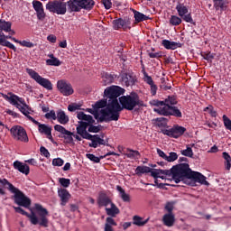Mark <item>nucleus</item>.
Returning <instances> with one entry per match:
<instances>
[{
  "mask_svg": "<svg viewBox=\"0 0 231 231\" xmlns=\"http://www.w3.org/2000/svg\"><path fill=\"white\" fill-rule=\"evenodd\" d=\"M124 88L118 86H111L105 89L104 95L108 98L107 107L100 110V120L104 122H116L120 118L122 106L118 102V97L124 95Z\"/></svg>",
  "mask_w": 231,
  "mask_h": 231,
  "instance_id": "f257e3e1",
  "label": "nucleus"
},
{
  "mask_svg": "<svg viewBox=\"0 0 231 231\" xmlns=\"http://www.w3.org/2000/svg\"><path fill=\"white\" fill-rule=\"evenodd\" d=\"M171 172L172 180L175 181V183L183 181L187 183V185H191L190 180H194V181L200 183V185H206L207 187L209 185L208 181H207V177L199 172L192 171L188 163L173 166Z\"/></svg>",
  "mask_w": 231,
  "mask_h": 231,
  "instance_id": "f03ea898",
  "label": "nucleus"
},
{
  "mask_svg": "<svg viewBox=\"0 0 231 231\" xmlns=\"http://www.w3.org/2000/svg\"><path fill=\"white\" fill-rule=\"evenodd\" d=\"M34 208L38 212V216H40V219L33 212H32V214H28V212L24 211L23 208L14 207L15 212L29 217L32 225H40V226H44L45 228L48 227V209L44 208L41 204H35Z\"/></svg>",
  "mask_w": 231,
  "mask_h": 231,
  "instance_id": "7ed1b4c3",
  "label": "nucleus"
},
{
  "mask_svg": "<svg viewBox=\"0 0 231 231\" xmlns=\"http://www.w3.org/2000/svg\"><path fill=\"white\" fill-rule=\"evenodd\" d=\"M0 183L4 187H6L10 192L14 195V203L19 205L20 207H24L25 208H29L30 205H32V200L28 199V197L24 196V193L21 191L19 189L15 188L6 179H0Z\"/></svg>",
  "mask_w": 231,
  "mask_h": 231,
  "instance_id": "20e7f679",
  "label": "nucleus"
},
{
  "mask_svg": "<svg viewBox=\"0 0 231 231\" xmlns=\"http://www.w3.org/2000/svg\"><path fill=\"white\" fill-rule=\"evenodd\" d=\"M151 106H154L153 111L162 116H176L181 118L182 114L178 106H171L166 105L163 101L152 100L150 101Z\"/></svg>",
  "mask_w": 231,
  "mask_h": 231,
  "instance_id": "39448f33",
  "label": "nucleus"
},
{
  "mask_svg": "<svg viewBox=\"0 0 231 231\" xmlns=\"http://www.w3.org/2000/svg\"><path fill=\"white\" fill-rule=\"evenodd\" d=\"M77 118L81 120L79 122V125L77 126V133L81 138L88 140L90 137L89 133H88V127L91 124H95V119L90 115H86L84 112H79L77 115Z\"/></svg>",
  "mask_w": 231,
  "mask_h": 231,
  "instance_id": "423d86ee",
  "label": "nucleus"
},
{
  "mask_svg": "<svg viewBox=\"0 0 231 231\" xmlns=\"http://www.w3.org/2000/svg\"><path fill=\"white\" fill-rule=\"evenodd\" d=\"M118 100L121 105L122 111L123 109L133 111L136 106H143V101L140 100V97H138V94L136 93L130 94L128 96H122Z\"/></svg>",
  "mask_w": 231,
  "mask_h": 231,
  "instance_id": "0eeeda50",
  "label": "nucleus"
},
{
  "mask_svg": "<svg viewBox=\"0 0 231 231\" xmlns=\"http://www.w3.org/2000/svg\"><path fill=\"white\" fill-rule=\"evenodd\" d=\"M8 95H5L4 98L12 106H15L17 109H19V111L28 118V116H30V112L28 111V105H26V101H24L23 97H19L14 94L9 93Z\"/></svg>",
  "mask_w": 231,
  "mask_h": 231,
  "instance_id": "6e6552de",
  "label": "nucleus"
},
{
  "mask_svg": "<svg viewBox=\"0 0 231 231\" xmlns=\"http://www.w3.org/2000/svg\"><path fill=\"white\" fill-rule=\"evenodd\" d=\"M105 212L109 217L106 219L104 231H115L113 226H116L117 224L113 217H116L120 214V208L115 203H112L108 208H105Z\"/></svg>",
  "mask_w": 231,
  "mask_h": 231,
  "instance_id": "1a4fd4ad",
  "label": "nucleus"
},
{
  "mask_svg": "<svg viewBox=\"0 0 231 231\" xmlns=\"http://www.w3.org/2000/svg\"><path fill=\"white\" fill-rule=\"evenodd\" d=\"M67 5L68 3L66 2L50 1L46 4V10L52 14H57V15H66V12H68Z\"/></svg>",
  "mask_w": 231,
  "mask_h": 231,
  "instance_id": "9d476101",
  "label": "nucleus"
},
{
  "mask_svg": "<svg viewBox=\"0 0 231 231\" xmlns=\"http://www.w3.org/2000/svg\"><path fill=\"white\" fill-rule=\"evenodd\" d=\"M26 72L31 77V79L35 80L37 84H39L45 89H49V91H51V89H53V84H51V81H50V79L42 78L41 75H39V73L32 69H26Z\"/></svg>",
  "mask_w": 231,
  "mask_h": 231,
  "instance_id": "9b49d317",
  "label": "nucleus"
},
{
  "mask_svg": "<svg viewBox=\"0 0 231 231\" xmlns=\"http://www.w3.org/2000/svg\"><path fill=\"white\" fill-rule=\"evenodd\" d=\"M10 133L11 136L16 142H23V143H28V142H30L26 130L21 125H14L11 127Z\"/></svg>",
  "mask_w": 231,
  "mask_h": 231,
  "instance_id": "f8f14e48",
  "label": "nucleus"
},
{
  "mask_svg": "<svg viewBox=\"0 0 231 231\" xmlns=\"http://www.w3.org/2000/svg\"><path fill=\"white\" fill-rule=\"evenodd\" d=\"M175 10H177L178 15L179 17L182 18V21H185V23H189L190 24H194L192 14L189 13V6L185 5V4L178 2Z\"/></svg>",
  "mask_w": 231,
  "mask_h": 231,
  "instance_id": "ddd939ff",
  "label": "nucleus"
},
{
  "mask_svg": "<svg viewBox=\"0 0 231 231\" xmlns=\"http://www.w3.org/2000/svg\"><path fill=\"white\" fill-rule=\"evenodd\" d=\"M57 89L63 95V97H69L75 93L71 83L66 79H60L57 81Z\"/></svg>",
  "mask_w": 231,
  "mask_h": 231,
  "instance_id": "4468645a",
  "label": "nucleus"
},
{
  "mask_svg": "<svg viewBox=\"0 0 231 231\" xmlns=\"http://www.w3.org/2000/svg\"><path fill=\"white\" fill-rule=\"evenodd\" d=\"M27 119L32 122L35 125H38V131L41 134H46L47 138L53 142V136L51 135V128L48 125L41 124L31 116H27Z\"/></svg>",
  "mask_w": 231,
  "mask_h": 231,
  "instance_id": "2eb2a0df",
  "label": "nucleus"
},
{
  "mask_svg": "<svg viewBox=\"0 0 231 231\" xmlns=\"http://www.w3.org/2000/svg\"><path fill=\"white\" fill-rule=\"evenodd\" d=\"M114 30L123 29L124 32L126 30H131V18H118L112 22Z\"/></svg>",
  "mask_w": 231,
  "mask_h": 231,
  "instance_id": "dca6fc26",
  "label": "nucleus"
},
{
  "mask_svg": "<svg viewBox=\"0 0 231 231\" xmlns=\"http://www.w3.org/2000/svg\"><path fill=\"white\" fill-rule=\"evenodd\" d=\"M186 131L187 129L185 127L177 125L171 129H163L161 133L171 138H180V136L183 135Z\"/></svg>",
  "mask_w": 231,
  "mask_h": 231,
  "instance_id": "f3484780",
  "label": "nucleus"
},
{
  "mask_svg": "<svg viewBox=\"0 0 231 231\" xmlns=\"http://www.w3.org/2000/svg\"><path fill=\"white\" fill-rule=\"evenodd\" d=\"M32 8L36 12L37 19L39 21H42L46 19V13H44V5L39 0L32 1Z\"/></svg>",
  "mask_w": 231,
  "mask_h": 231,
  "instance_id": "a211bd4d",
  "label": "nucleus"
},
{
  "mask_svg": "<svg viewBox=\"0 0 231 231\" xmlns=\"http://www.w3.org/2000/svg\"><path fill=\"white\" fill-rule=\"evenodd\" d=\"M151 176H152V178L155 180H158V178H161V180H165V176H171L172 180V168L171 171L159 169L152 170Z\"/></svg>",
  "mask_w": 231,
  "mask_h": 231,
  "instance_id": "6ab92c4d",
  "label": "nucleus"
},
{
  "mask_svg": "<svg viewBox=\"0 0 231 231\" xmlns=\"http://www.w3.org/2000/svg\"><path fill=\"white\" fill-rule=\"evenodd\" d=\"M87 140H90L91 143H88L90 147H93L94 149H97L98 145H106V141L104 140V136L102 138L98 134L91 135L89 138H87Z\"/></svg>",
  "mask_w": 231,
  "mask_h": 231,
  "instance_id": "aec40b11",
  "label": "nucleus"
},
{
  "mask_svg": "<svg viewBox=\"0 0 231 231\" xmlns=\"http://www.w3.org/2000/svg\"><path fill=\"white\" fill-rule=\"evenodd\" d=\"M13 166H14V169H15V171H18L22 174H25V176H28V174H30V166H28V164L26 163H23L19 161H15Z\"/></svg>",
  "mask_w": 231,
  "mask_h": 231,
  "instance_id": "412c9836",
  "label": "nucleus"
},
{
  "mask_svg": "<svg viewBox=\"0 0 231 231\" xmlns=\"http://www.w3.org/2000/svg\"><path fill=\"white\" fill-rule=\"evenodd\" d=\"M58 195L61 201L60 206L66 207V204L71 199V194H69V191H68L66 189H61L58 190Z\"/></svg>",
  "mask_w": 231,
  "mask_h": 231,
  "instance_id": "4be33fe9",
  "label": "nucleus"
},
{
  "mask_svg": "<svg viewBox=\"0 0 231 231\" xmlns=\"http://www.w3.org/2000/svg\"><path fill=\"white\" fill-rule=\"evenodd\" d=\"M162 223L165 226H174V223H176V217L174 213H167L162 217Z\"/></svg>",
  "mask_w": 231,
  "mask_h": 231,
  "instance_id": "5701e85b",
  "label": "nucleus"
},
{
  "mask_svg": "<svg viewBox=\"0 0 231 231\" xmlns=\"http://www.w3.org/2000/svg\"><path fill=\"white\" fill-rule=\"evenodd\" d=\"M113 204V201L109 197L106 195H100L97 199L98 207H105V208H108Z\"/></svg>",
  "mask_w": 231,
  "mask_h": 231,
  "instance_id": "b1692460",
  "label": "nucleus"
},
{
  "mask_svg": "<svg viewBox=\"0 0 231 231\" xmlns=\"http://www.w3.org/2000/svg\"><path fill=\"white\" fill-rule=\"evenodd\" d=\"M162 45L166 49V50H177V48H181L183 44L176 42H171L169 40H162Z\"/></svg>",
  "mask_w": 231,
  "mask_h": 231,
  "instance_id": "393cba45",
  "label": "nucleus"
},
{
  "mask_svg": "<svg viewBox=\"0 0 231 231\" xmlns=\"http://www.w3.org/2000/svg\"><path fill=\"white\" fill-rule=\"evenodd\" d=\"M134 18V24H138V23H143V21H149V16L143 14L140 11H136L133 9Z\"/></svg>",
  "mask_w": 231,
  "mask_h": 231,
  "instance_id": "a878e982",
  "label": "nucleus"
},
{
  "mask_svg": "<svg viewBox=\"0 0 231 231\" xmlns=\"http://www.w3.org/2000/svg\"><path fill=\"white\" fill-rule=\"evenodd\" d=\"M56 120H58L59 124H61V125H66V124L69 122V117L66 115L65 111L59 110L57 112Z\"/></svg>",
  "mask_w": 231,
  "mask_h": 231,
  "instance_id": "bb28decb",
  "label": "nucleus"
},
{
  "mask_svg": "<svg viewBox=\"0 0 231 231\" xmlns=\"http://www.w3.org/2000/svg\"><path fill=\"white\" fill-rule=\"evenodd\" d=\"M67 6L69 12L71 14L72 12H81L77 0H69L67 2Z\"/></svg>",
  "mask_w": 231,
  "mask_h": 231,
  "instance_id": "cd10ccee",
  "label": "nucleus"
},
{
  "mask_svg": "<svg viewBox=\"0 0 231 231\" xmlns=\"http://www.w3.org/2000/svg\"><path fill=\"white\" fill-rule=\"evenodd\" d=\"M134 76L131 74H123L122 75V82L125 84L127 87L133 86L134 84Z\"/></svg>",
  "mask_w": 231,
  "mask_h": 231,
  "instance_id": "c85d7f7f",
  "label": "nucleus"
},
{
  "mask_svg": "<svg viewBox=\"0 0 231 231\" xmlns=\"http://www.w3.org/2000/svg\"><path fill=\"white\" fill-rule=\"evenodd\" d=\"M116 190L119 191V196L125 203H129V201H131V196L125 193V189H123L120 186H116Z\"/></svg>",
  "mask_w": 231,
  "mask_h": 231,
  "instance_id": "c756f323",
  "label": "nucleus"
},
{
  "mask_svg": "<svg viewBox=\"0 0 231 231\" xmlns=\"http://www.w3.org/2000/svg\"><path fill=\"white\" fill-rule=\"evenodd\" d=\"M0 46H6V48H10L14 51L16 50L15 45L5 39V33L0 34Z\"/></svg>",
  "mask_w": 231,
  "mask_h": 231,
  "instance_id": "7c9ffc66",
  "label": "nucleus"
},
{
  "mask_svg": "<svg viewBox=\"0 0 231 231\" xmlns=\"http://www.w3.org/2000/svg\"><path fill=\"white\" fill-rule=\"evenodd\" d=\"M147 221H149V219L143 220V218L139 216H134L133 217V224L136 226H143L144 225H147Z\"/></svg>",
  "mask_w": 231,
  "mask_h": 231,
  "instance_id": "2f4dec72",
  "label": "nucleus"
},
{
  "mask_svg": "<svg viewBox=\"0 0 231 231\" xmlns=\"http://www.w3.org/2000/svg\"><path fill=\"white\" fill-rule=\"evenodd\" d=\"M95 0H82V10H93Z\"/></svg>",
  "mask_w": 231,
  "mask_h": 231,
  "instance_id": "473e14b6",
  "label": "nucleus"
},
{
  "mask_svg": "<svg viewBox=\"0 0 231 231\" xmlns=\"http://www.w3.org/2000/svg\"><path fill=\"white\" fill-rule=\"evenodd\" d=\"M0 29L3 32H11L12 31V22H6L5 20H0Z\"/></svg>",
  "mask_w": 231,
  "mask_h": 231,
  "instance_id": "72a5a7b5",
  "label": "nucleus"
},
{
  "mask_svg": "<svg viewBox=\"0 0 231 231\" xmlns=\"http://www.w3.org/2000/svg\"><path fill=\"white\" fill-rule=\"evenodd\" d=\"M222 156L225 160V167L226 169V171H230L231 169V157H230V154H228V152H224L222 153Z\"/></svg>",
  "mask_w": 231,
  "mask_h": 231,
  "instance_id": "f704fd0d",
  "label": "nucleus"
},
{
  "mask_svg": "<svg viewBox=\"0 0 231 231\" xmlns=\"http://www.w3.org/2000/svg\"><path fill=\"white\" fill-rule=\"evenodd\" d=\"M152 171V169H151L150 167L148 166H138L136 169H135V172L136 174H147V173H151Z\"/></svg>",
  "mask_w": 231,
  "mask_h": 231,
  "instance_id": "c9c22d12",
  "label": "nucleus"
},
{
  "mask_svg": "<svg viewBox=\"0 0 231 231\" xmlns=\"http://www.w3.org/2000/svg\"><path fill=\"white\" fill-rule=\"evenodd\" d=\"M181 19L182 18H180L177 15H171L169 23L171 26H180V24H181V23H182Z\"/></svg>",
  "mask_w": 231,
  "mask_h": 231,
  "instance_id": "e433bc0d",
  "label": "nucleus"
},
{
  "mask_svg": "<svg viewBox=\"0 0 231 231\" xmlns=\"http://www.w3.org/2000/svg\"><path fill=\"white\" fill-rule=\"evenodd\" d=\"M125 156H127V158L138 160L140 158V152L128 149L127 152L125 153Z\"/></svg>",
  "mask_w": 231,
  "mask_h": 231,
  "instance_id": "4c0bfd02",
  "label": "nucleus"
},
{
  "mask_svg": "<svg viewBox=\"0 0 231 231\" xmlns=\"http://www.w3.org/2000/svg\"><path fill=\"white\" fill-rule=\"evenodd\" d=\"M113 80H115V76L111 74L106 73L103 76V84L104 86H107V84H113Z\"/></svg>",
  "mask_w": 231,
  "mask_h": 231,
  "instance_id": "58836bf2",
  "label": "nucleus"
},
{
  "mask_svg": "<svg viewBox=\"0 0 231 231\" xmlns=\"http://www.w3.org/2000/svg\"><path fill=\"white\" fill-rule=\"evenodd\" d=\"M163 102L166 106H171V107H174V106L178 104V100L174 96L168 97V98H166Z\"/></svg>",
  "mask_w": 231,
  "mask_h": 231,
  "instance_id": "ea45409f",
  "label": "nucleus"
},
{
  "mask_svg": "<svg viewBox=\"0 0 231 231\" xmlns=\"http://www.w3.org/2000/svg\"><path fill=\"white\" fill-rule=\"evenodd\" d=\"M109 104V101H107L106 99H101L97 102H96V104L93 106L94 109H102V107H107V105Z\"/></svg>",
  "mask_w": 231,
  "mask_h": 231,
  "instance_id": "a19ab883",
  "label": "nucleus"
},
{
  "mask_svg": "<svg viewBox=\"0 0 231 231\" xmlns=\"http://www.w3.org/2000/svg\"><path fill=\"white\" fill-rule=\"evenodd\" d=\"M180 154H182V156H187L188 158H192L194 156V152L191 147L187 146V149L180 151Z\"/></svg>",
  "mask_w": 231,
  "mask_h": 231,
  "instance_id": "79ce46f5",
  "label": "nucleus"
},
{
  "mask_svg": "<svg viewBox=\"0 0 231 231\" xmlns=\"http://www.w3.org/2000/svg\"><path fill=\"white\" fill-rule=\"evenodd\" d=\"M213 3L216 10H219V8L225 10V0H213Z\"/></svg>",
  "mask_w": 231,
  "mask_h": 231,
  "instance_id": "37998d69",
  "label": "nucleus"
},
{
  "mask_svg": "<svg viewBox=\"0 0 231 231\" xmlns=\"http://www.w3.org/2000/svg\"><path fill=\"white\" fill-rule=\"evenodd\" d=\"M176 160H178V153L174 152H171L169 155H166V159H165L166 162H176Z\"/></svg>",
  "mask_w": 231,
  "mask_h": 231,
  "instance_id": "c03bdc74",
  "label": "nucleus"
},
{
  "mask_svg": "<svg viewBox=\"0 0 231 231\" xmlns=\"http://www.w3.org/2000/svg\"><path fill=\"white\" fill-rule=\"evenodd\" d=\"M143 80L146 82V84H148L149 86H152V84H154L152 78L149 76L147 72H145V69H143Z\"/></svg>",
  "mask_w": 231,
  "mask_h": 231,
  "instance_id": "a18cd8bd",
  "label": "nucleus"
},
{
  "mask_svg": "<svg viewBox=\"0 0 231 231\" xmlns=\"http://www.w3.org/2000/svg\"><path fill=\"white\" fill-rule=\"evenodd\" d=\"M54 130L57 131L58 133H60L61 134H69V131H68L64 126L60 125H56L54 126Z\"/></svg>",
  "mask_w": 231,
  "mask_h": 231,
  "instance_id": "49530a36",
  "label": "nucleus"
},
{
  "mask_svg": "<svg viewBox=\"0 0 231 231\" xmlns=\"http://www.w3.org/2000/svg\"><path fill=\"white\" fill-rule=\"evenodd\" d=\"M46 64L48 66H60L62 62H60V60H59L58 59H49L46 60Z\"/></svg>",
  "mask_w": 231,
  "mask_h": 231,
  "instance_id": "de8ad7c7",
  "label": "nucleus"
},
{
  "mask_svg": "<svg viewBox=\"0 0 231 231\" xmlns=\"http://www.w3.org/2000/svg\"><path fill=\"white\" fill-rule=\"evenodd\" d=\"M223 122H224V125L226 127V129H227L228 131H231V120L230 118H228V116H223Z\"/></svg>",
  "mask_w": 231,
  "mask_h": 231,
  "instance_id": "09e8293b",
  "label": "nucleus"
},
{
  "mask_svg": "<svg viewBox=\"0 0 231 231\" xmlns=\"http://www.w3.org/2000/svg\"><path fill=\"white\" fill-rule=\"evenodd\" d=\"M60 185L62 187H64L65 189H68V187H69L71 180L69 179H66V178H60L59 180Z\"/></svg>",
  "mask_w": 231,
  "mask_h": 231,
  "instance_id": "8fccbe9b",
  "label": "nucleus"
},
{
  "mask_svg": "<svg viewBox=\"0 0 231 231\" xmlns=\"http://www.w3.org/2000/svg\"><path fill=\"white\" fill-rule=\"evenodd\" d=\"M19 45L23 46L24 48H33V46H35V44H33V42H32L30 41H26V40L19 42Z\"/></svg>",
  "mask_w": 231,
  "mask_h": 231,
  "instance_id": "3c124183",
  "label": "nucleus"
},
{
  "mask_svg": "<svg viewBox=\"0 0 231 231\" xmlns=\"http://www.w3.org/2000/svg\"><path fill=\"white\" fill-rule=\"evenodd\" d=\"M45 118H47L48 120H57V114L55 113V110H51L50 112L45 114Z\"/></svg>",
  "mask_w": 231,
  "mask_h": 231,
  "instance_id": "603ef678",
  "label": "nucleus"
},
{
  "mask_svg": "<svg viewBox=\"0 0 231 231\" xmlns=\"http://www.w3.org/2000/svg\"><path fill=\"white\" fill-rule=\"evenodd\" d=\"M52 165H54V167H62L64 165V160L60 158L53 159Z\"/></svg>",
  "mask_w": 231,
  "mask_h": 231,
  "instance_id": "864d4df0",
  "label": "nucleus"
},
{
  "mask_svg": "<svg viewBox=\"0 0 231 231\" xmlns=\"http://www.w3.org/2000/svg\"><path fill=\"white\" fill-rule=\"evenodd\" d=\"M87 158H88L90 162H94V163H100V158L95 156L93 153H87Z\"/></svg>",
  "mask_w": 231,
  "mask_h": 231,
  "instance_id": "5fc2aeb1",
  "label": "nucleus"
},
{
  "mask_svg": "<svg viewBox=\"0 0 231 231\" xmlns=\"http://www.w3.org/2000/svg\"><path fill=\"white\" fill-rule=\"evenodd\" d=\"M100 132V126H95L93 124H90L88 125V133H99Z\"/></svg>",
  "mask_w": 231,
  "mask_h": 231,
  "instance_id": "6e6d98bb",
  "label": "nucleus"
},
{
  "mask_svg": "<svg viewBox=\"0 0 231 231\" xmlns=\"http://www.w3.org/2000/svg\"><path fill=\"white\" fill-rule=\"evenodd\" d=\"M63 138L66 139L67 143H71L73 142V133L69 131V134H65Z\"/></svg>",
  "mask_w": 231,
  "mask_h": 231,
  "instance_id": "4d7b16f0",
  "label": "nucleus"
},
{
  "mask_svg": "<svg viewBox=\"0 0 231 231\" xmlns=\"http://www.w3.org/2000/svg\"><path fill=\"white\" fill-rule=\"evenodd\" d=\"M101 3L105 6L106 10H110V8L113 6L111 0H102Z\"/></svg>",
  "mask_w": 231,
  "mask_h": 231,
  "instance_id": "13d9d810",
  "label": "nucleus"
},
{
  "mask_svg": "<svg viewBox=\"0 0 231 231\" xmlns=\"http://www.w3.org/2000/svg\"><path fill=\"white\" fill-rule=\"evenodd\" d=\"M165 210H167L168 214H172V210H174V204L172 202H168L165 206Z\"/></svg>",
  "mask_w": 231,
  "mask_h": 231,
  "instance_id": "bf43d9fd",
  "label": "nucleus"
},
{
  "mask_svg": "<svg viewBox=\"0 0 231 231\" xmlns=\"http://www.w3.org/2000/svg\"><path fill=\"white\" fill-rule=\"evenodd\" d=\"M40 152H42V154L44 155L45 158H50V152L48 151V149H46V147L42 146L40 148Z\"/></svg>",
  "mask_w": 231,
  "mask_h": 231,
  "instance_id": "052dcab7",
  "label": "nucleus"
},
{
  "mask_svg": "<svg viewBox=\"0 0 231 231\" xmlns=\"http://www.w3.org/2000/svg\"><path fill=\"white\" fill-rule=\"evenodd\" d=\"M47 41H49V42H52L54 44V42H57V36L51 34L47 37Z\"/></svg>",
  "mask_w": 231,
  "mask_h": 231,
  "instance_id": "680f3d73",
  "label": "nucleus"
},
{
  "mask_svg": "<svg viewBox=\"0 0 231 231\" xmlns=\"http://www.w3.org/2000/svg\"><path fill=\"white\" fill-rule=\"evenodd\" d=\"M157 154L163 160H166L167 158V154H165V152L162 151L160 148H157Z\"/></svg>",
  "mask_w": 231,
  "mask_h": 231,
  "instance_id": "e2e57ef3",
  "label": "nucleus"
},
{
  "mask_svg": "<svg viewBox=\"0 0 231 231\" xmlns=\"http://www.w3.org/2000/svg\"><path fill=\"white\" fill-rule=\"evenodd\" d=\"M150 87L152 95H156V91H158V87L154 83L152 85H150Z\"/></svg>",
  "mask_w": 231,
  "mask_h": 231,
  "instance_id": "0e129e2a",
  "label": "nucleus"
},
{
  "mask_svg": "<svg viewBox=\"0 0 231 231\" xmlns=\"http://www.w3.org/2000/svg\"><path fill=\"white\" fill-rule=\"evenodd\" d=\"M204 111H209V113L215 116L216 112L214 111V107L212 106H208V107L204 108Z\"/></svg>",
  "mask_w": 231,
  "mask_h": 231,
  "instance_id": "69168bd1",
  "label": "nucleus"
},
{
  "mask_svg": "<svg viewBox=\"0 0 231 231\" xmlns=\"http://www.w3.org/2000/svg\"><path fill=\"white\" fill-rule=\"evenodd\" d=\"M149 57H151V59H160L162 55H160L158 52H150Z\"/></svg>",
  "mask_w": 231,
  "mask_h": 231,
  "instance_id": "338daca9",
  "label": "nucleus"
},
{
  "mask_svg": "<svg viewBox=\"0 0 231 231\" xmlns=\"http://www.w3.org/2000/svg\"><path fill=\"white\" fill-rule=\"evenodd\" d=\"M25 163H30V165H37V161H35V159H29L25 161Z\"/></svg>",
  "mask_w": 231,
  "mask_h": 231,
  "instance_id": "774afa93",
  "label": "nucleus"
}]
</instances>
